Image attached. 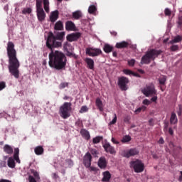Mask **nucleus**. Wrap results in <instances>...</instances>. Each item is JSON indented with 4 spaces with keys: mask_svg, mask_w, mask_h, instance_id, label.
I'll return each mask as SVG.
<instances>
[{
    "mask_svg": "<svg viewBox=\"0 0 182 182\" xmlns=\"http://www.w3.org/2000/svg\"><path fill=\"white\" fill-rule=\"evenodd\" d=\"M85 63H87L89 69H91V70H93L95 69V61L92 58H87L85 60Z\"/></svg>",
    "mask_w": 182,
    "mask_h": 182,
    "instance_id": "nucleus-21",
    "label": "nucleus"
},
{
    "mask_svg": "<svg viewBox=\"0 0 182 182\" xmlns=\"http://www.w3.org/2000/svg\"><path fill=\"white\" fill-rule=\"evenodd\" d=\"M54 29L55 31H63V23L60 21H58L55 23Z\"/></svg>",
    "mask_w": 182,
    "mask_h": 182,
    "instance_id": "nucleus-23",
    "label": "nucleus"
},
{
    "mask_svg": "<svg viewBox=\"0 0 182 182\" xmlns=\"http://www.w3.org/2000/svg\"><path fill=\"white\" fill-rule=\"evenodd\" d=\"M178 49H179L178 45L172 44L170 46V50L171 52H177V50H178Z\"/></svg>",
    "mask_w": 182,
    "mask_h": 182,
    "instance_id": "nucleus-37",
    "label": "nucleus"
},
{
    "mask_svg": "<svg viewBox=\"0 0 182 182\" xmlns=\"http://www.w3.org/2000/svg\"><path fill=\"white\" fill-rule=\"evenodd\" d=\"M81 35L82 34L80 33H73L71 34H68L66 37V39L67 41H68V42H75L77 41L79 38H80Z\"/></svg>",
    "mask_w": 182,
    "mask_h": 182,
    "instance_id": "nucleus-13",
    "label": "nucleus"
},
{
    "mask_svg": "<svg viewBox=\"0 0 182 182\" xmlns=\"http://www.w3.org/2000/svg\"><path fill=\"white\" fill-rule=\"evenodd\" d=\"M181 176H179V180H182V171H180Z\"/></svg>",
    "mask_w": 182,
    "mask_h": 182,
    "instance_id": "nucleus-64",
    "label": "nucleus"
},
{
    "mask_svg": "<svg viewBox=\"0 0 182 182\" xmlns=\"http://www.w3.org/2000/svg\"><path fill=\"white\" fill-rule=\"evenodd\" d=\"M110 33L113 36H117V32H116V31H111Z\"/></svg>",
    "mask_w": 182,
    "mask_h": 182,
    "instance_id": "nucleus-60",
    "label": "nucleus"
},
{
    "mask_svg": "<svg viewBox=\"0 0 182 182\" xmlns=\"http://www.w3.org/2000/svg\"><path fill=\"white\" fill-rule=\"evenodd\" d=\"M85 53L86 55H88V56H92V58H95L96 56H99L100 55H102V52L100 48H87L85 49Z\"/></svg>",
    "mask_w": 182,
    "mask_h": 182,
    "instance_id": "nucleus-8",
    "label": "nucleus"
},
{
    "mask_svg": "<svg viewBox=\"0 0 182 182\" xmlns=\"http://www.w3.org/2000/svg\"><path fill=\"white\" fill-rule=\"evenodd\" d=\"M101 140H103V136H97L95 138L92 139V143L94 144H99V142L101 141Z\"/></svg>",
    "mask_w": 182,
    "mask_h": 182,
    "instance_id": "nucleus-33",
    "label": "nucleus"
},
{
    "mask_svg": "<svg viewBox=\"0 0 182 182\" xmlns=\"http://www.w3.org/2000/svg\"><path fill=\"white\" fill-rule=\"evenodd\" d=\"M154 122V119H153V118L150 119L149 120V126H153Z\"/></svg>",
    "mask_w": 182,
    "mask_h": 182,
    "instance_id": "nucleus-56",
    "label": "nucleus"
},
{
    "mask_svg": "<svg viewBox=\"0 0 182 182\" xmlns=\"http://www.w3.org/2000/svg\"><path fill=\"white\" fill-rule=\"evenodd\" d=\"M167 80V77L166 75H161L159 78V84H161L162 86H164L166 85V81Z\"/></svg>",
    "mask_w": 182,
    "mask_h": 182,
    "instance_id": "nucleus-30",
    "label": "nucleus"
},
{
    "mask_svg": "<svg viewBox=\"0 0 182 182\" xmlns=\"http://www.w3.org/2000/svg\"><path fill=\"white\" fill-rule=\"evenodd\" d=\"M7 55L9 58V70L14 76L16 79H19V67L21 63L16 57V50H15V44L9 41L7 43Z\"/></svg>",
    "mask_w": 182,
    "mask_h": 182,
    "instance_id": "nucleus-2",
    "label": "nucleus"
},
{
    "mask_svg": "<svg viewBox=\"0 0 182 182\" xmlns=\"http://www.w3.org/2000/svg\"><path fill=\"white\" fill-rule=\"evenodd\" d=\"M43 151H44V149L42 146H38L34 149V152L37 156H41L43 154Z\"/></svg>",
    "mask_w": 182,
    "mask_h": 182,
    "instance_id": "nucleus-25",
    "label": "nucleus"
},
{
    "mask_svg": "<svg viewBox=\"0 0 182 182\" xmlns=\"http://www.w3.org/2000/svg\"><path fill=\"white\" fill-rule=\"evenodd\" d=\"M90 152H91V154H92V156H95V157L98 154L97 150L96 149H91Z\"/></svg>",
    "mask_w": 182,
    "mask_h": 182,
    "instance_id": "nucleus-49",
    "label": "nucleus"
},
{
    "mask_svg": "<svg viewBox=\"0 0 182 182\" xmlns=\"http://www.w3.org/2000/svg\"><path fill=\"white\" fill-rule=\"evenodd\" d=\"M158 143L159 144H164V139H163V137H161L158 141Z\"/></svg>",
    "mask_w": 182,
    "mask_h": 182,
    "instance_id": "nucleus-55",
    "label": "nucleus"
},
{
    "mask_svg": "<svg viewBox=\"0 0 182 182\" xmlns=\"http://www.w3.org/2000/svg\"><path fill=\"white\" fill-rule=\"evenodd\" d=\"M164 14L166 16H170L171 15V10H170L168 8H166L165 9Z\"/></svg>",
    "mask_w": 182,
    "mask_h": 182,
    "instance_id": "nucleus-43",
    "label": "nucleus"
},
{
    "mask_svg": "<svg viewBox=\"0 0 182 182\" xmlns=\"http://www.w3.org/2000/svg\"><path fill=\"white\" fill-rule=\"evenodd\" d=\"M151 102H157V96H154L151 99Z\"/></svg>",
    "mask_w": 182,
    "mask_h": 182,
    "instance_id": "nucleus-58",
    "label": "nucleus"
},
{
    "mask_svg": "<svg viewBox=\"0 0 182 182\" xmlns=\"http://www.w3.org/2000/svg\"><path fill=\"white\" fill-rule=\"evenodd\" d=\"M97 11L96 6L91 5L88 8V12L89 14H95Z\"/></svg>",
    "mask_w": 182,
    "mask_h": 182,
    "instance_id": "nucleus-35",
    "label": "nucleus"
},
{
    "mask_svg": "<svg viewBox=\"0 0 182 182\" xmlns=\"http://www.w3.org/2000/svg\"><path fill=\"white\" fill-rule=\"evenodd\" d=\"M8 166L10 168H15V159L12 157H9L7 162Z\"/></svg>",
    "mask_w": 182,
    "mask_h": 182,
    "instance_id": "nucleus-28",
    "label": "nucleus"
},
{
    "mask_svg": "<svg viewBox=\"0 0 182 182\" xmlns=\"http://www.w3.org/2000/svg\"><path fill=\"white\" fill-rule=\"evenodd\" d=\"M111 141L114 144H119L120 143L119 141L116 140V139L113 137L112 138Z\"/></svg>",
    "mask_w": 182,
    "mask_h": 182,
    "instance_id": "nucleus-53",
    "label": "nucleus"
},
{
    "mask_svg": "<svg viewBox=\"0 0 182 182\" xmlns=\"http://www.w3.org/2000/svg\"><path fill=\"white\" fill-rule=\"evenodd\" d=\"M98 167L102 169H105L106 168V167H107V162L106 161V158L105 157L100 158L98 161Z\"/></svg>",
    "mask_w": 182,
    "mask_h": 182,
    "instance_id": "nucleus-14",
    "label": "nucleus"
},
{
    "mask_svg": "<svg viewBox=\"0 0 182 182\" xmlns=\"http://www.w3.org/2000/svg\"><path fill=\"white\" fill-rule=\"evenodd\" d=\"M83 164L86 168H89L92 166V154L90 152H87L84 156Z\"/></svg>",
    "mask_w": 182,
    "mask_h": 182,
    "instance_id": "nucleus-11",
    "label": "nucleus"
},
{
    "mask_svg": "<svg viewBox=\"0 0 182 182\" xmlns=\"http://www.w3.org/2000/svg\"><path fill=\"white\" fill-rule=\"evenodd\" d=\"M129 83V78L126 77H121L118 78V86L121 90H127V84Z\"/></svg>",
    "mask_w": 182,
    "mask_h": 182,
    "instance_id": "nucleus-10",
    "label": "nucleus"
},
{
    "mask_svg": "<svg viewBox=\"0 0 182 182\" xmlns=\"http://www.w3.org/2000/svg\"><path fill=\"white\" fill-rule=\"evenodd\" d=\"M30 171L31 174H33L34 178L37 180V181L41 180V176H39V173L37 171H36L35 169H31Z\"/></svg>",
    "mask_w": 182,
    "mask_h": 182,
    "instance_id": "nucleus-29",
    "label": "nucleus"
},
{
    "mask_svg": "<svg viewBox=\"0 0 182 182\" xmlns=\"http://www.w3.org/2000/svg\"><path fill=\"white\" fill-rule=\"evenodd\" d=\"M163 53V50L151 48L148 50L145 55L141 58V65H150L151 60H155L156 58H159Z\"/></svg>",
    "mask_w": 182,
    "mask_h": 182,
    "instance_id": "nucleus-4",
    "label": "nucleus"
},
{
    "mask_svg": "<svg viewBox=\"0 0 182 182\" xmlns=\"http://www.w3.org/2000/svg\"><path fill=\"white\" fill-rule=\"evenodd\" d=\"M103 178H102V182H109L110 178H112V174L109 171H106L102 173Z\"/></svg>",
    "mask_w": 182,
    "mask_h": 182,
    "instance_id": "nucleus-17",
    "label": "nucleus"
},
{
    "mask_svg": "<svg viewBox=\"0 0 182 182\" xmlns=\"http://www.w3.org/2000/svg\"><path fill=\"white\" fill-rule=\"evenodd\" d=\"M178 24L182 27V16L178 17Z\"/></svg>",
    "mask_w": 182,
    "mask_h": 182,
    "instance_id": "nucleus-54",
    "label": "nucleus"
},
{
    "mask_svg": "<svg viewBox=\"0 0 182 182\" xmlns=\"http://www.w3.org/2000/svg\"><path fill=\"white\" fill-rule=\"evenodd\" d=\"M72 112V102H64L60 107L59 112L63 119H68L70 117V112Z\"/></svg>",
    "mask_w": 182,
    "mask_h": 182,
    "instance_id": "nucleus-5",
    "label": "nucleus"
},
{
    "mask_svg": "<svg viewBox=\"0 0 182 182\" xmlns=\"http://www.w3.org/2000/svg\"><path fill=\"white\" fill-rule=\"evenodd\" d=\"M168 133L169 134H171V136H173V134H174V131H173L172 128L168 129Z\"/></svg>",
    "mask_w": 182,
    "mask_h": 182,
    "instance_id": "nucleus-57",
    "label": "nucleus"
},
{
    "mask_svg": "<svg viewBox=\"0 0 182 182\" xmlns=\"http://www.w3.org/2000/svg\"><path fill=\"white\" fill-rule=\"evenodd\" d=\"M177 122H178V119H177V115L175 112H172L170 118L171 124H176Z\"/></svg>",
    "mask_w": 182,
    "mask_h": 182,
    "instance_id": "nucleus-26",
    "label": "nucleus"
},
{
    "mask_svg": "<svg viewBox=\"0 0 182 182\" xmlns=\"http://www.w3.org/2000/svg\"><path fill=\"white\" fill-rule=\"evenodd\" d=\"M88 168L90 171H97V168L95 166H90Z\"/></svg>",
    "mask_w": 182,
    "mask_h": 182,
    "instance_id": "nucleus-52",
    "label": "nucleus"
},
{
    "mask_svg": "<svg viewBox=\"0 0 182 182\" xmlns=\"http://www.w3.org/2000/svg\"><path fill=\"white\" fill-rule=\"evenodd\" d=\"M53 178H58V177H59L58 176V173H53Z\"/></svg>",
    "mask_w": 182,
    "mask_h": 182,
    "instance_id": "nucleus-62",
    "label": "nucleus"
},
{
    "mask_svg": "<svg viewBox=\"0 0 182 182\" xmlns=\"http://www.w3.org/2000/svg\"><path fill=\"white\" fill-rule=\"evenodd\" d=\"M37 181L38 180H36V178H34L33 176H32L31 175L28 176V181L29 182H38Z\"/></svg>",
    "mask_w": 182,
    "mask_h": 182,
    "instance_id": "nucleus-45",
    "label": "nucleus"
},
{
    "mask_svg": "<svg viewBox=\"0 0 182 182\" xmlns=\"http://www.w3.org/2000/svg\"><path fill=\"white\" fill-rule=\"evenodd\" d=\"M142 110H146V107H141L135 110V113H140Z\"/></svg>",
    "mask_w": 182,
    "mask_h": 182,
    "instance_id": "nucleus-46",
    "label": "nucleus"
},
{
    "mask_svg": "<svg viewBox=\"0 0 182 182\" xmlns=\"http://www.w3.org/2000/svg\"><path fill=\"white\" fill-rule=\"evenodd\" d=\"M65 29L66 31H75V29H76V26L74 22L68 21L65 23Z\"/></svg>",
    "mask_w": 182,
    "mask_h": 182,
    "instance_id": "nucleus-16",
    "label": "nucleus"
},
{
    "mask_svg": "<svg viewBox=\"0 0 182 182\" xmlns=\"http://www.w3.org/2000/svg\"><path fill=\"white\" fill-rule=\"evenodd\" d=\"M95 106H97L100 112H103L105 110V105H103V102L99 97L97 98L95 100Z\"/></svg>",
    "mask_w": 182,
    "mask_h": 182,
    "instance_id": "nucleus-15",
    "label": "nucleus"
},
{
    "mask_svg": "<svg viewBox=\"0 0 182 182\" xmlns=\"http://www.w3.org/2000/svg\"><path fill=\"white\" fill-rule=\"evenodd\" d=\"M104 52L105 53H110V52L113 51V46H110L109 44H105L103 48Z\"/></svg>",
    "mask_w": 182,
    "mask_h": 182,
    "instance_id": "nucleus-27",
    "label": "nucleus"
},
{
    "mask_svg": "<svg viewBox=\"0 0 182 182\" xmlns=\"http://www.w3.org/2000/svg\"><path fill=\"white\" fill-rule=\"evenodd\" d=\"M132 140V137L130 136H124L122 139V143H129Z\"/></svg>",
    "mask_w": 182,
    "mask_h": 182,
    "instance_id": "nucleus-36",
    "label": "nucleus"
},
{
    "mask_svg": "<svg viewBox=\"0 0 182 182\" xmlns=\"http://www.w3.org/2000/svg\"><path fill=\"white\" fill-rule=\"evenodd\" d=\"M112 55L114 56V58H117V53L116 51L113 52Z\"/></svg>",
    "mask_w": 182,
    "mask_h": 182,
    "instance_id": "nucleus-63",
    "label": "nucleus"
},
{
    "mask_svg": "<svg viewBox=\"0 0 182 182\" xmlns=\"http://www.w3.org/2000/svg\"><path fill=\"white\" fill-rule=\"evenodd\" d=\"M141 92L146 97H149V96H153L154 95H156L157 93V92L156 91V89L154 88V85H153L146 86L141 90Z\"/></svg>",
    "mask_w": 182,
    "mask_h": 182,
    "instance_id": "nucleus-7",
    "label": "nucleus"
},
{
    "mask_svg": "<svg viewBox=\"0 0 182 182\" xmlns=\"http://www.w3.org/2000/svg\"><path fill=\"white\" fill-rule=\"evenodd\" d=\"M150 100H147V99H145L143 101V105H146V106H149V105H150Z\"/></svg>",
    "mask_w": 182,
    "mask_h": 182,
    "instance_id": "nucleus-51",
    "label": "nucleus"
},
{
    "mask_svg": "<svg viewBox=\"0 0 182 182\" xmlns=\"http://www.w3.org/2000/svg\"><path fill=\"white\" fill-rule=\"evenodd\" d=\"M139 153L140 151L137 149L133 148L127 151H123L122 153V157H126V159H130V157L137 156V154H139Z\"/></svg>",
    "mask_w": 182,
    "mask_h": 182,
    "instance_id": "nucleus-9",
    "label": "nucleus"
},
{
    "mask_svg": "<svg viewBox=\"0 0 182 182\" xmlns=\"http://www.w3.org/2000/svg\"><path fill=\"white\" fill-rule=\"evenodd\" d=\"M69 86V82H61L59 85V89H65V87H68Z\"/></svg>",
    "mask_w": 182,
    "mask_h": 182,
    "instance_id": "nucleus-39",
    "label": "nucleus"
},
{
    "mask_svg": "<svg viewBox=\"0 0 182 182\" xmlns=\"http://www.w3.org/2000/svg\"><path fill=\"white\" fill-rule=\"evenodd\" d=\"M63 48L65 50H66V52H68L69 50H70V49H72V45L68 42H65L64 43Z\"/></svg>",
    "mask_w": 182,
    "mask_h": 182,
    "instance_id": "nucleus-34",
    "label": "nucleus"
},
{
    "mask_svg": "<svg viewBox=\"0 0 182 182\" xmlns=\"http://www.w3.org/2000/svg\"><path fill=\"white\" fill-rule=\"evenodd\" d=\"M14 159L16 163H21V159H19V148L14 149Z\"/></svg>",
    "mask_w": 182,
    "mask_h": 182,
    "instance_id": "nucleus-24",
    "label": "nucleus"
},
{
    "mask_svg": "<svg viewBox=\"0 0 182 182\" xmlns=\"http://www.w3.org/2000/svg\"><path fill=\"white\" fill-rule=\"evenodd\" d=\"M58 18H59V11L58 10H55L51 12L50 16V22H56Z\"/></svg>",
    "mask_w": 182,
    "mask_h": 182,
    "instance_id": "nucleus-18",
    "label": "nucleus"
},
{
    "mask_svg": "<svg viewBox=\"0 0 182 182\" xmlns=\"http://www.w3.org/2000/svg\"><path fill=\"white\" fill-rule=\"evenodd\" d=\"M134 63H136V60L134 59H132L128 61V64L129 66H134Z\"/></svg>",
    "mask_w": 182,
    "mask_h": 182,
    "instance_id": "nucleus-48",
    "label": "nucleus"
},
{
    "mask_svg": "<svg viewBox=\"0 0 182 182\" xmlns=\"http://www.w3.org/2000/svg\"><path fill=\"white\" fill-rule=\"evenodd\" d=\"M67 163H68L70 166H73V161H72L71 159H68Z\"/></svg>",
    "mask_w": 182,
    "mask_h": 182,
    "instance_id": "nucleus-59",
    "label": "nucleus"
},
{
    "mask_svg": "<svg viewBox=\"0 0 182 182\" xmlns=\"http://www.w3.org/2000/svg\"><path fill=\"white\" fill-rule=\"evenodd\" d=\"M73 18L75 19H80L82 18V13L79 11L73 13Z\"/></svg>",
    "mask_w": 182,
    "mask_h": 182,
    "instance_id": "nucleus-32",
    "label": "nucleus"
},
{
    "mask_svg": "<svg viewBox=\"0 0 182 182\" xmlns=\"http://www.w3.org/2000/svg\"><path fill=\"white\" fill-rule=\"evenodd\" d=\"M130 116H126L124 117V123H128L129 124L130 123Z\"/></svg>",
    "mask_w": 182,
    "mask_h": 182,
    "instance_id": "nucleus-47",
    "label": "nucleus"
},
{
    "mask_svg": "<svg viewBox=\"0 0 182 182\" xmlns=\"http://www.w3.org/2000/svg\"><path fill=\"white\" fill-rule=\"evenodd\" d=\"M0 182H12L11 181H9L8 179H1Z\"/></svg>",
    "mask_w": 182,
    "mask_h": 182,
    "instance_id": "nucleus-61",
    "label": "nucleus"
},
{
    "mask_svg": "<svg viewBox=\"0 0 182 182\" xmlns=\"http://www.w3.org/2000/svg\"><path fill=\"white\" fill-rule=\"evenodd\" d=\"M115 48H117V49H124L125 48H129V43L127 41L117 43Z\"/></svg>",
    "mask_w": 182,
    "mask_h": 182,
    "instance_id": "nucleus-19",
    "label": "nucleus"
},
{
    "mask_svg": "<svg viewBox=\"0 0 182 182\" xmlns=\"http://www.w3.org/2000/svg\"><path fill=\"white\" fill-rule=\"evenodd\" d=\"M3 150L6 154H12L14 153V148L9 144H5Z\"/></svg>",
    "mask_w": 182,
    "mask_h": 182,
    "instance_id": "nucleus-22",
    "label": "nucleus"
},
{
    "mask_svg": "<svg viewBox=\"0 0 182 182\" xmlns=\"http://www.w3.org/2000/svg\"><path fill=\"white\" fill-rule=\"evenodd\" d=\"M179 109L177 112L178 116H181V113H182V106L181 105H178Z\"/></svg>",
    "mask_w": 182,
    "mask_h": 182,
    "instance_id": "nucleus-50",
    "label": "nucleus"
},
{
    "mask_svg": "<svg viewBox=\"0 0 182 182\" xmlns=\"http://www.w3.org/2000/svg\"><path fill=\"white\" fill-rule=\"evenodd\" d=\"M32 13V9L31 8H26V9H23V11H22V14L23 15H26V14H31Z\"/></svg>",
    "mask_w": 182,
    "mask_h": 182,
    "instance_id": "nucleus-38",
    "label": "nucleus"
},
{
    "mask_svg": "<svg viewBox=\"0 0 182 182\" xmlns=\"http://www.w3.org/2000/svg\"><path fill=\"white\" fill-rule=\"evenodd\" d=\"M117 122V115L116 114V113L114 114V118L113 119L109 122V124H116V123Z\"/></svg>",
    "mask_w": 182,
    "mask_h": 182,
    "instance_id": "nucleus-40",
    "label": "nucleus"
},
{
    "mask_svg": "<svg viewBox=\"0 0 182 182\" xmlns=\"http://www.w3.org/2000/svg\"><path fill=\"white\" fill-rule=\"evenodd\" d=\"M6 87V83L4 81L0 82V91L4 90Z\"/></svg>",
    "mask_w": 182,
    "mask_h": 182,
    "instance_id": "nucleus-44",
    "label": "nucleus"
},
{
    "mask_svg": "<svg viewBox=\"0 0 182 182\" xmlns=\"http://www.w3.org/2000/svg\"><path fill=\"white\" fill-rule=\"evenodd\" d=\"M124 73H125V75H133V76H136V74L130 70H124Z\"/></svg>",
    "mask_w": 182,
    "mask_h": 182,
    "instance_id": "nucleus-42",
    "label": "nucleus"
},
{
    "mask_svg": "<svg viewBox=\"0 0 182 182\" xmlns=\"http://www.w3.org/2000/svg\"><path fill=\"white\" fill-rule=\"evenodd\" d=\"M81 136L85 139V140H90V133H89V131L82 129L80 132Z\"/></svg>",
    "mask_w": 182,
    "mask_h": 182,
    "instance_id": "nucleus-20",
    "label": "nucleus"
},
{
    "mask_svg": "<svg viewBox=\"0 0 182 182\" xmlns=\"http://www.w3.org/2000/svg\"><path fill=\"white\" fill-rule=\"evenodd\" d=\"M135 173H143L144 171V164L139 159L132 161L130 163Z\"/></svg>",
    "mask_w": 182,
    "mask_h": 182,
    "instance_id": "nucleus-6",
    "label": "nucleus"
},
{
    "mask_svg": "<svg viewBox=\"0 0 182 182\" xmlns=\"http://www.w3.org/2000/svg\"><path fill=\"white\" fill-rule=\"evenodd\" d=\"M89 109L87 106H82L81 107V109H80V113H86Z\"/></svg>",
    "mask_w": 182,
    "mask_h": 182,
    "instance_id": "nucleus-41",
    "label": "nucleus"
},
{
    "mask_svg": "<svg viewBox=\"0 0 182 182\" xmlns=\"http://www.w3.org/2000/svg\"><path fill=\"white\" fill-rule=\"evenodd\" d=\"M65 31H50L46 41V47L50 49V53L48 55V65L50 68L55 69L56 70H62L66 68V55L59 50H53L62 48V43L65 41Z\"/></svg>",
    "mask_w": 182,
    "mask_h": 182,
    "instance_id": "nucleus-1",
    "label": "nucleus"
},
{
    "mask_svg": "<svg viewBox=\"0 0 182 182\" xmlns=\"http://www.w3.org/2000/svg\"><path fill=\"white\" fill-rule=\"evenodd\" d=\"M178 42H181V36H180L175 37L169 42V43H171V45H173V43H178Z\"/></svg>",
    "mask_w": 182,
    "mask_h": 182,
    "instance_id": "nucleus-31",
    "label": "nucleus"
},
{
    "mask_svg": "<svg viewBox=\"0 0 182 182\" xmlns=\"http://www.w3.org/2000/svg\"><path fill=\"white\" fill-rule=\"evenodd\" d=\"M102 146L105 149L106 153H109V154H116V150L114 149V147L110 145V143L105 142Z\"/></svg>",
    "mask_w": 182,
    "mask_h": 182,
    "instance_id": "nucleus-12",
    "label": "nucleus"
},
{
    "mask_svg": "<svg viewBox=\"0 0 182 182\" xmlns=\"http://www.w3.org/2000/svg\"><path fill=\"white\" fill-rule=\"evenodd\" d=\"M42 3L43 4V8L42 7ZM49 0H36V14L37 18L39 22H43L45 18H46V14H49Z\"/></svg>",
    "mask_w": 182,
    "mask_h": 182,
    "instance_id": "nucleus-3",
    "label": "nucleus"
}]
</instances>
